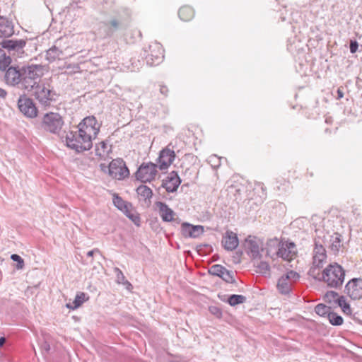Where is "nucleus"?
Returning a JSON list of instances; mask_svg holds the SVG:
<instances>
[{
	"mask_svg": "<svg viewBox=\"0 0 362 362\" xmlns=\"http://www.w3.org/2000/svg\"><path fill=\"white\" fill-rule=\"evenodd\" d=\"M22 80H21L20 85L21 88L25 89L27 91H30L37 85V81L35 79L28 76L25 74H22Z\"/></svg>",
	"mask_w": 362,
	"mask_h": 362,
	"instance_id": "5701e85b",
	"label": "nucleus"
},
{
	"mask_svg": "<svg viewBox=\"0 0 362 362\" xmlns=\"http://www.w3.org/2000/svg\"><path fill=\"white\" fill-rule=\"evenodd\" d=\"M209 310L211 314L216 315L218 317H221L222 312L220 308L216 306H211L209 308Z\"/></svg>",
	"mask_w": 362,
	"mask_h": 362,
	"instance_id": "a18cd8bd",
	"label": "nucleus"
},
{
	"mask_svg": "<svg viewBox=\"0 0 362 362\" xmlns=\"http://www.w3.org/2000/svg\"><path fill=\"white\" fill-rule=\"evenodd\" d=\"M11 259L17 262L16 269H22L24 267V260L18 255L13 254L11 256Z\"/></svg>",
	"mask_w": 362,
	"mask_h": 362,
	"instance_id": "c03bdc74",
	"label": "nucleus"
},
{
	"mask_svg": "<svg viewBox=\"0 0 362 362\" xmlns=\"http://www.w3.org/2000/svg\"><path fill=\"white\" fill-rule=\"evenodd\" d=\"M222 244L224 248L228 251L235 250L238 245V238L236 233L228 230L222 239Z\"/></svg>",
	"mask_w": 362,
	"mask_h": 362,
	"instance_id": "a211bd4d",
	"label": "nucleus"
},
{
	"mask_svg": "<svg viewBox=\"0 0 362 362\" xmlns=\"http://www.w3.org/2000/svg\"><path fill=\"white\" fill-rule=\"evenodd\" d=\"M19 110L26 117L34 118L37 115V109L32 99L26 95H21L18 100Z\"/></svg>",
	"mask_w": 362,
	"mask_h": 362,
	"instance_id": "1a4fd4ad",
	"label": "nucleus"
},
{
	"mask_svg": "<svg viewBox=\"0 0 362 362\" xmlns=\"http://www.w3.org/2000/svg\"><path fill=\"white\" fill-rule=\"evenodd\" d=\"M245 248L247 253L252 259H260L261 252H263V243L256 237L249 236L245 242Z\"/></svg>",
	"mask_w": 362,
	"mask_h": 362,
	"instance_id": "0eeeda50",
	"label": "nucleus"
},
{
	"mask_svg": "<svg viewBox=\"0 0 362 362\" xmlns=\"http://www.w3.org/2000/svg\"><path fill=\"white\" fill-rule=\"evenodd\" d=\"M11 62V57L6 55L5 51L0 48V70H6Z\"/></svg>",
	"mask_w": 362,
	"mask_h": 362,
	"instance_id": "473e14b6",
	"label": "nucleus"
},
{
	"mask_svg": "<svg viewBox=\"0 0 362 362\" xmlns=\"http://www.w3.org/2000/svg\"><path fill=\"white\" fill-rule=\"evenodd\" d=\"M175 157V151L168 147L163 149L160 152L158 157L159 168L160 170L167 169L173 162Z\"/></svg>",
	"mask_w": 362,
	"mask_h": 362,
	"instance_id": "dca6fc26",
	"label": "nucleus"
},
{
	"mask_svg": "<svg viewBox=\"0 0 362 362\" xmlns=\"http://www.w3.org/2000/svg\"><path fill=\"white\" fill-rule=\"evenodd\" d=\"M123 212L136 226H140L141 218L139 214L133 208L132 204H131L129 208L127 207V210H124Z\"/></svg>",
	"mask_w": 362,
	"mask_h": 362,
	"instance_id": "c85d7f7f",
	"label": "nucleus"
},
{
	"mask_svg": "<svg viewBox=\"0 0 362 362\" xmlns=\"http://www.w3.org/2000/svg\"><path fill=\"white\" fill-rule=\"evenodd\" d=\"M109 173L111 176L117 179H122L129 174V170L127 168L117 167V163L112 160L109 165Z\"/></svg>",
	"mask_w": 362,
	"mask_h": 362,
	"instance_id": "412c9836",
	"label": "nucleus"
},
{
	"mask_svg": "<svg viewBox=\"0 0 362 362\" xmlns=\"http://www.w3.org/2000/svg\"><path fill=\"white\" fill-rule=\"evenodd\" d=\"M41 125L47 132L59 134L64 125V121L59 113L50 112L43 116Z\"/></svg>",
	"mask_w": 362,
	"mask_h": 362,
	"instance_id": "20e7f679",
	"label": "nucleus"
},
{
	"mask_svg": "<svg viewBox=\"0 0 362 362\" xmlns=\"http://www.w3.org/2000/svg\"><path fill=\"white\" fill-rule=\"evenodd\" d=\"M246 297L243 295H231L228 297L227 302L231 306H235L244 303L246 301Z\"/></svg>",
	"mask_w": 362,
	"mask_h": 362,
	"instance_id": "c9c22d12",
	"label": "nucleus"
},
{
	"mask_svg": "<svg viewBox=\"0 0 362 362\" xmlns=\"http://www.w3.org/2000/svg\"><path fill=\"white\" fill-rule=\"evenodd\" d=\"M136 192L138 195L145 201L150 200L153 196V192L151 189L146 185H140L136 189Z\"/></svg>",
	"mask_w": 362,
	"mask_h": 362,
	"instance_id": "7c9ffc66",
	"label": "nucleus"
},
{
	"mask_svg": "<svg viewBox=\"0 0 362 362\" xmlns=\"http://www.w3.org/2000/svg\"><path fill=\"white\" fill-rule=\"evenodd\" d=\"M95 252H99V250L98 249H94L93 250H90V251L88 252L87 256L88 257H93V254L95 253Z\"/></svg>",
	"mask_w": 362,
	"mask_h": 362,
	"instance_id": "864d4df0",
	"label": "nucleus"
},
{
	"mask_svg": "<svg viewBox=\"0 0 362 362\" xmlns=\"http://www.w3.org/2000/svg\"><path fill=\"white\" fill-rule=\"evenodd\" d=\"M156 205L163 221L170 222L173 220L175 212L165 203L157 202Z\"/></svg>",
	"mask_w": 362,
	"mask_h": 362,
	"instance_id": "6ab92c4d",
	"label": "nucleus"
},
{
	"mask_svg": "<svg viewBox=\"0 0 362 362\" xmlns=\"http://www.w3.org/2000/svg\"><path fill=\"white\" fill-rule=\"evenodd\" d=\"M315 311L318 315L322 317L327 316V317L329 314L332 312L331 308L329 306H327L322 303H320L315 306Z\"/></svg>",
	"mask_w": 362,
	"mask_h": 362,
	"instance_id": "e433bc0d",
	"label": "nucleus"
},
{
	"mask_svg": "<svg viewBox=\"0 0 362 362\" xmlns=\"http://www.w3.org/2000/svg\"><path fill=\"white\" fill-rule=\"evenodd\" d=\"M178 15L182 21H188L194 17V12L192 7L183 6L180 8Z\"/></svg>",
	"mask_w": 362,
	"mask_h": 362,
	"instance_id": "cd10ccee",
	"label": "nucleus"
},
{
	"mask_svg": "<svg viewBox=\"0 0 362 362\" xmlns=\"http://www.w3.org/2000/svg\"><path fill=\"white\" fill-rule=\"evenodd\" d=\"M63 55V51L54 45L47 51L46 58L49 62H54L56 59H60Z\"/></svg>",
	"mask_w": 362,
	"mask_h": 362,
	"instance_id": "b1692460",
	"label": "nucleus"
},
{
	"mask_svg": "<svg viewBox=\"0 0 362 362\" xmlns=\"http://www.w3.org/2000/svg\"><path fill=\"white\" fill-rule=\"evenodd\" d=\"M113 203H114V205L118 209H119L120 211H122V212L124 211V210H127V207H130L131 206V203L129 202H125L120 197H119L118 195H114V197H113Z\"/></svg>",
	"mask_w": 362,
	"mask_h": 362,
	"instance_id": "72a5a7b5",
	"label": "nucleus"
},
{
	"mask_svg": "<svg viewBox=\"0 0 362 362\" xmlns=\"http://www.w3.org/2000/svg\"><path fill=\"white\" fill-rule=\"evenodd\" d=\"M6 95H7V92L4 89L0 88V98H5L6 97Z\"/></svg>",
	"mask_w": 362,
	"mask_h": 362,
	"instance_id": "8fccbe9b",
	"label": "nucleus"
},
{
	"mask_svg": "<svg viewBox=\"0 0 362 362\" xmlns=\"http://www.w3.org/2000/svg\"><path fill=\"white\" fill-rule=\"evenodd\" d=\"M329 322L331 325L339 326L343 324V318L334 312H331L328 316Z\"/></svg>",
	"mask_w": 362,
	"mask_h": 362,
	"instance_id": "4c0bfd02",
	"label": "nucleus"
},
{
	"mask_svg": "<svg viewBox=\"0 0 362 362\" xmlns=\"http://www.w3.org/2000/svg\"><path fill=\"white\" fill-rule=\"evenodd\" d=\"M158 174L157 165L151 162L143 163L136 172V177L141 182L153 180Z\"/></svg>",
	"mask_w": 362,
	"mask_h": 362,
	"instance_id": "39448f33",
	"label": "nucleus"
},
{
	"mask_svg": "<svg viewBox=\"0 0 362 362\" xmlns=\"http://www.w3.org/2000/svg\"><path fill=\"white\" fill-rule=\"evenodd\" d=\"M149 51L150 53L146 56L147 64L150 66L159 64L164 57L163 49L161 45L158 43L151 45L149 46Z\"/></svg>",
	"mask_w": 362,
	"mask_h": 362,
	"instance_id": "9d476101",
	"label": "nucleus"
},
{
	"mask_svg": "<svg viewBox=\"0 0 362 362\" xmlns=\"http://www.w3.org/2000/svg\"><path fill=\"white\" fill-rule=\"evenodd\" d=\"M114 272L116 274L117 282L118 284H128L131 286V284L126 280L123 272L119 268L115 267L114 269Z\"/></svg>",
	"mask_w": 362,
	"mask_h": 362,
	"instance_id": "a19ab883",
	"label": "nucleus"
},
{
	"mask_svg": "<svg viewBox=\"0 0 362 362\" xmlns=\"http://www.w3.org/2000/svg\"><path fill=\"white\" fill-rule=\"evenodd\" d=\"M337 92V98L338 99H341L344 97V93H343L342 90H341V88H338Z\"/></svg>",
	"mask_w": 362,
	"mask_h": 362,
	"instance_id": "603ef678",
	"label": "nucleus"
},
{
	"mask_svg": "<svg viewBox=\"0 0 362 362\" xmlns=\"http://www.w3.org/2000/svg\"><path fill=\"white\" fill-rule=\"evenodd\" d=\"M280 242L278 238H272L267 243V255L272 257L273 255H276L275 252L280 247Z\"/></svg>",
	"mask_w": 362,
	"mask_h": 362,
	"instance_id": "bb28decb",
	"label": "nucleus"
},
{
	"mask_svg": "<svg viewBox=\"0 0 362 362\" xmlns=\"http://www.w3.org/2000/svg\"><path fill=\"white\" fill-rule=\"evenodd\" d=\"M95 151L96 156L105 158L107 156L111 151V146H108L105 141H101L98 144H96Z\"/></svg>",
	"mask_w": 362,
	"mask_h": 362,
	"instance_id": "a878e982",
	"label": "nucleus"
},
{
	"mask_svg": "<svg viewBox=\"0 0 362 362\" xmlns=\"http://www.w3.org/2000/svg\"><path fill=\"white\" fill-rule=\"evenodd\" d=\"M225 267L220 264H214L209 270V274L213 276L221 277L222 273L225 271Z\"/></svg>",
	"mask_w": 362,
	"mask_h": 362,
	"instance_id": "ea45409f",
	"label": "nucleus"
},
{
	"mask_svg": "<svg viewBox=\"0 0 362 362\" xmlns=\"http://www.w3.org/2000/svg\"><path fill=\"white\" fill-rule=\"evenodd\" d=\"M88 300L89 296L86 293L78 292L77 293L74 300L72 303H66V307L71 310H76Z\"/></svg>",
	"mask_w": 362,
	"mask_h": 362,
	"instance_id": "4be33fe9",
	"label": "nucleus"
},
{
	"mask_svg": "<svg viewBox=\"0 0 362 362\" xmlns=\"http://www.w3.org/2000/svg\"><path fill=\"white\" fill-rule=\"evenodd\" d=\"M284 277L287 279L291 284L296 282L300 277L299 274L294 271H288L285 274Z\"/></svg>",
	"mask_w": 362,
	"mask_h": 362,
	"instance_id": "37998d69",
	"label": "nucleus"
},
{
	"mask_svg": "<svg viewBox=\"0 0 362 362\" xmlns=\"http://www.w3.org/2000/svg\"><path fill=\"white\" fill-rule=\"evenodd\" d=\"M4 71H5L4 81L7 85L16 86L20 84L21 80H22V68L18 69V67L8 66Z\"/></svg>",
	"mask_w": 362,
	"mask_h": 362,
	"instance_id": "9b49d317",
	"label": "nucleus"
},
{
	"mask_svg": "<svg viewBox=\"0 0 362 362\" xmlns=\"http://www.w3.org/2000/svg\"><path fill=\"white\" fill-rule=\"evenodd\" d=\"M292 284L282 275L278 281L277 288L282 294H288L291 290Z\"/></svg>",
	"mask_w": 362,
	"mask_h": 362,
	"instance_id": "393cba45",
	"label": "nucleus"
},
{
	"mask_svg": "<svg viewBox=\"0 0 362 362\" xmlns=\"http://www.w3.org/2000/svg\"><path fill=\"white\" fill-rule=\"evenodd\" d=\"M345 272L337 263L329 264L322 272V279L329 287L340 288L344 281Z\"/></svg>",
	"mask_w": 362,
	"mask_h": 362,
	"instance_id": "f03ea898",
	"label": "nucleus"
},
{
	"mask_svg": "<svg viewBox=\"0 0 362 362\" xmlns=\"http://www.w3.org/2000/svg\"><path fill=\"white\" fill-rule=\"evenodd\" d=\"M6 342V339L4 337H0V346H2Z\"/></svg>",
	"mask_w": 362,
	"mask_h": 362,
	"instance_id": "5fc2aeb1",
	"label": "nucleus"
},
{
	"mask_svg": "<svg viewBox=\"0 0 362 362\" xmlns=\"http://www.w3.org/2000/svg\"><path fill=\"white\" fill-rule=\"evenodd\" d=\"M14 33L13 25L7 18L0 16V37H8Z\"/></svg>",
	"mask_w": 362,
	"mask_h": 362,
	"instance_id": "aec40b11",
	"label": "nucleus"
},
{
	"mask_svg": "<svg viewBox=\"0 0 362 362\" xmlns=\"http://www.w3.org/2000/svg\"><path fill=\"white\" fill-rule=\"evenodd\" d=\"M22 74L30 76L33 79L37 81L43 74L45 67L42 65L31 64L22 67Z\"/></svg>",
	"mask_w": 362,
	"mask_h": 362,
	"instance_id": "f3484780",
	"label": "nucleus"
},
{
	"mask_svg": "<svg viewBox=\"0 0 362 362\" xmlns=\"http://www.w3.org/2000/svg\"><path fill=\"white\" fill-rule=\"evenodd\" d=\"M35 98L44 107H49L52 102L55 101L56 93L44 85L37 86L35 92Z\"/></svg>",
	"mask_w": 362,
	"mask_h": 362,
	"instance_id": "423d86ee",
	"label": "nucleus"
},
{
	"mask_svg": "<svg viewBox=\"0 0 362 362\" xmlns=\"http://www.w3.org/2000/svg\"><path fill=\"white\" fill-rule=\"evenodd\" d=\"M181 180L175 171L170 172L168 176L163 180L162 187H164L168 192H174L177 191Z\"/></svg>",
	"mask_w": 362,
	"mask_h": 362,
	"instance_id": "2eb2a0df",
	"label": "nucleus"
},
{
	"mask_svg": "<svg viewBox=\"0 0 362 362\" xmlns=\"http://www.w3.org/2000/svg\"><path fill=\"white\" fill-rule=\"evenodd\" d=\"M337 303L341 308L344 314L348 315H351L352 310L350 305L346 302V298L344 296L337 298Z\"/></svg>",
	"mask_w": 362,
	"mask_h": 362,
	"instance_id": "f704fd0d",
	"label": "nucleus"
},
{
	"mask_svg": "<svg viewBox=\"0 0 362 362\" xmlns=\"http://www.w3.org/2000/svg\"><path fill=\"white\" fill-rule=\"evenodd\" d=\"M275 254L284 260H292L297 254L296 245L293 242H282Z\"/></svg>",
	"mask_w": 362,
	"mask_h": 362,
	"instance_id": "f8f14e48",
	"label": "nucleus"
},
{
	"mask_svg": "<svg viewBox=\"0 0 362 362\" xmlns=\"http://www.w3.org/2000/svg\"><path fill=\"white\" fill-rule=\"evenodd\" d=\"M223 281L228 283H233L235 282L234 279V274L231 271H228L225 269V271L222 273V276L221 277Z\"/></svg>",
	"mask_w": 362,
	"mask_h": 362,
	"instance_id": "79ce46f5",
	"label": "nucleus"
},
{
	"mask_svg": "<svg viewBox=\"0 0 362 362\" xmlns=\"http://www.w3.org/2000/svg\"><path fill=\"white\" fill-rule=\"evenodd\" d=\"M160 93L166 97L168 93V87L165 85H160Z\"/></svg>",
	"mask_w": 362,
	"mask_h": 362,
	"instance_id": "09e8293b",
	"label": "nucleus"
},
{
	"mask_svg": "<svg viewBox=\"0 0 362 362\" xmlns=\"http://www.w3.org/2000/svg\"><path fill=\"white\" fill-rule=\"evenodd\" d=\"M41 349L46 353H48L50 350V345L47 341H44L41 344Z\"/></svg>",
	"mask_w": 362,
	"mask_h": 362,
	"instance_id": "de8ad7c7",
	"label": "nucleus"
},
{
	"mask_svg": "<svg viewBox=\"0 0 362 362\" xmlns=\"http://www.w3.org/2000/svg\"><path fill=\"white\" fill-rule=\"evenodd\" d=\"M260 259H253L254 265L257 267V272L262 274H269L270 266L267 262L260 261Z\"/></svg>",
	"mask_w": 362,
	"mask_h": 362,
	"instance_id": "c756f323",
	"label": "nucleus"
},
{
	"mask_svg": "<svg viewBox=\"0 0 362 362\" xmlns=\"http://www.w3.org/2000/svg\"><path fill=\"white\" fill-rule=\"evenodd\" d=\"M316 237L315 238V247L313 249V264L315 267H322L323 263L327 258L326 250L323 244L325 243V235L324 231L316 230Z\"/></svg>",
	"mask_w": 362,
	"mask_h": 362,
	"instance_id": "7ed1b4c3",
	"label": "nucleus"
},
{
	"mask_svg": "<svg viewBox=\"0 0 362 362\" xmlns=\"http://www.w3.org/2000/svg\"><path fill=\"white\" fill-rule=\"evenodd\" d=\"M26 45V41L22 39H4L0 45L2 48L7 49L12 54H17L18 57H21L24 52L23 49Z\"/></svg>",
	"mask_w": 362,
	"mask_h": 362,
	"instance_id": "6e6552de",
	"label": "nucleus"
},
{
	"mask_svg": "<svg viewBox=\"0 0 362 362\" xmlns=\"http://www.w3.org/2000/svg\"><path fill=\"white\" fill-rule=\"evenodd\" d=\"M315 269L314 268H310V272H313Z\"/></svg>",
	"mask_w": 362,
	"mask_h": 362,
	"instance_id": "6e6d98bb",
	"label": "nucleus"
},
{
	"mask_svg": "<svg viewBox=\"0 0 362 362\" xmlns=\"http://www.w3.org/2000/svg\"><path fill=\"white\" fill-rule=\"evenodd\" d=\"M204 232L202 226H193L188 223H183L181 226V233L185 238H197Z\"/></svg>",
	"mask_w": 362,
	"mask_h": 362,
	"instance_id": "4468645a",
	"label": "nucleus"
},
{
	"mask_svg": "<svg viewBox=\"0 0 362 362\" xmlns=\"http://www.w3.org/2000/svg\"><path fill=\"white\" fill-rule=\"evenodd\" d=\"M330 238L329 241L331 242V245H329V247L331 250L334 253H337L339 250V248L341 247V235L339 233H334L333 235H329Z\"/></svg>",
	"mask_w": 362,
	"mask_h": 362,
	"instance_id": "2f4dec72",
	"label": "nucleus"
},
{
	"mask_svg": "<svg viewBox=\"0 0 362 362\" xmlns=\"http://www.w3.org/2000/svg\"><path fill=\"white\" fill-rule=\"evenodd\" d=\"M358 47V42L356 41L351 40L350 42V47H349L351 53L354 54V53L356 52Z\"/></svg>",
	"mask_w": 362,
	"mask_h": 362,
	"instance_id": "49530a36",
	"label": "nucleus"
},
{
	"mask_svg": "<svg viewBox=\"0 0 362 362\" xmlns=\"http://www.w3.org/2000/svg\"><path fill=\"white\" fill-rule=\"evenodd\" d=\"M100 124L93 116L85 117L78 125V130L66 134V143L69 148L80 153L90 150L93 139L99 133Z\"/></svg>",
	"mask_w": 362,
	"mask_h": 362,
	"instance_id": "f257e3e1",
	"label": "nucleus"
},
{
	"mask_svg": "<svg viewBox=\"0 0 362 362\" xmlns=\"http://www.w3.org/2000/svg\"><path fill=\"white\" fill-rule=\"evenodd\" d=\"M340 297L338 294V293L335 292V291H327L325 296H324V299H325V301L327 302V303H329V304H332V303H337V298Z\"/></svg>",
	"mask_w": 362,
	"mask_h": 362,
	"instance_id": "58836bf2",
	"label": "nucleus"
},
{
	"mask_svg": "<svg viewBox=\"0 0 362 362\" xmlns=\"http://www.w3.org/2000/svg\"><path fill=\"white\" fill-rule=\"evenodd\" d=\"M344 292L351 299L358 300L362 298V279H353L346 285Z\"/></svg>",
	"mask_w": 362,
	"mask_h": 362,
	"instance_id": "ddd939ff",
	"label": "nucleus"
},
{
	"mask_svg": "<svg viewBox=\"0 0 362 362\" xmlns=\"http://www.w3.org/2000/svg\"><path fill=\"white\" fill-rule=\"evenodd\" d=\"M110 24L112 27H114L115 29L118 28V25H119V23H118L117 21H116V20H112V21L110 22Z\"/></svg>",
	"mask_w": 362,
	"mask_h": 362,
	"instance_id": "3c124183",
	"label": "nucleus"
}]
</instances>
